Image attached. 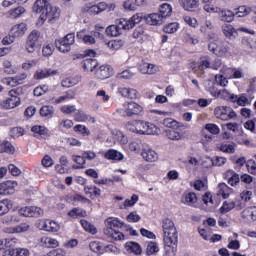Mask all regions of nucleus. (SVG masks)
Masks as SVG:
<instances>
[{"instance_id": "f257e3e1", "label": "nucleus", "mask_w": 256, "mask_h": 256, "mask_svg": "<svg viewBox=\"0 0 256 256\" xmlns=\"http://www.w3.org/2000/svg\"><path fill=\"white\" fill-rule=\"evenodd\" d=\"M162 231L164 241V255H177V243L179 241V232L175 226V222L169 218L162 220Z\"/></svg>"}, {"instance_id": "f03ea898", "label": "nucleus", "mask_w": 256, "mask_h": 256, "mask_svg": "<svg viewBox=\"0 0 256 256\" xmlns=\"http://www.w3.org/2000/svg\"><path fill=\"white\" fill-rule=\"evenodd\" d=\"M143 16L141 14H134L130 19L120 18L116 21V25H110L106 28V35L108 37H117L121 35V31L133 29L135 25L141 23Z\"/></svg>"}, {"instance_id": "7ed1b4c3", "label": "nucleus", "mask_w": 256, "mask_h": 256, "mask_svg": "<svg viewBox=\"0 0 256 256\" xmlns=\"http://www.w3.org/2000/svg\"><path fill=\"white\" fill-rule=\"evenodd\" d=\"M208 50L216 57H228L231 55V44L227 41L214 40L208 44Z\"/></svg>"}, {"instance_id": "20e7f679", "label": "nucleus", "mask_w": 256, "mask_h": 256, "mask_svg": "<svg viewBox=\"0 0 256 256\" xmlns=\"http://www.w3.org/2000/svg\"><path fill=\"white\" fill-rule=\"evenodd\" d=\"M145 111L142 105L135 101L125 102L123 108L117 110L122 117H133L135 115H141Z\"/></svg>"}, {"instance_id": "39448f33", "label": "nucleus", "mask_w": 256, "mask_h": 256, "mask_svg": "<svg viewBox=\"0 0 256 256\" xmlns=\"http://www.w3.org/2000/svg\"><path fill=\"white\" fill-rule=\"evenodd\" d=\"M43 35L38 30H33L27 37L26 40V51L28 53H35L37 47L43 45Z\"/></svg>"}, {"instance_id": "423d86ee", "label": "nucleus", "mask_w": 256, "mask_h": 256, "mask_svg": "<svg viewBox=\"0 0 256 256\" xmlns=\"http://www.w3.org/2000/svg\"><path fill=\"white\" fill-rule=\"evenodd\" d=\"M134 123L136 125V133L139 135H157L159 133L157 126L151 122L136 120Z\"/></svg>"}, {"instance_id": "0eeeda50", "label": "nucleus", "mask_w": 256, "mask_h": 256, "mask_svg": "<svg viewBox=\"0 0 256 256\" xmlns=\"http://www.w3.org/2000/svg\"><path fill=\"white\" fill-rule=\"evenodd\" d=\"M9 97H7L5 100H2L0 102V107L2 109L10 110L15 109L16 107H19L21 105V98L19 97V94L16 90H10L8 92Z\"/></svg>"}, {"instance_id": "6e6552de", "label": "nucleus", "mask_w": 256, "mask_h": 256, "mask_svg": "<svg viewBox=\"0 0 256 256\" xmlns=\"http://www.w3.org/2000/svg\"><path fill=\"white\" fill-rule=\"evenodd\" d=\"M215 117L221 121H231L237 119V113L229 106H218L214 110Z\"/></svg>"}, {"instance_id": "1a4fd4ad", "label": "nucleus", "mask_w": 256, "mask_h": 256, "mask_svg": "<svg viewBox=\"0 0 256 256\" xmlns=\"http://www.w3.org/2000/svg\"><path fill=\"white\" fill-rule=\"evenodd\" d=\"M75 43V33H69L60 40L55 41V46L60 53H69L71 51V45Z\"/></svg>"}, {"instance_id": "9d476101", "label": "nucleus", "mask_w": 256, "mask_h": 256, "mask_svg": "<svg viewBox=\"0 0 256 256\" xmlns=\"http://www.w3.org/2000/svg\"><path fill=\"white\" fill-rule=\"evenodd\" d=\"M37 227L40 231H46L48 233H58L61 230V225L51 219L39 220Z\"/></svg>"}, {"instance_id": "9b49d317", "label": "nucleus", "mask_w": 256, "mask_h": 256, "mask_svg": "<svg viewBox=\"0 0 256 256\" xmlns=\"http://www.w3.org/2000/svg\"><path fill=\"white\" fill-rule=\"evenodd\" d=\"M61 15V10L59 8L50 5L49 8L44 12V14H41L39 17V23L43 24L45 21H53V19H59V16Z\"/></svg>"}, {"instance_id": "f8f14e48", "label": "nucleus", "mask_w": 256, "mask_h": 256, "mask_svg": "<svg viewBox=\"0 0 256 256\" xmlns=\"http://www.w3.org/2000/svg\"><path fill=\"white\" fill-rule=\"evenodd\" d=\"M19 215L22 217H41L43 209L37 206H25L18 210Z\"/></svg>"}, {"instance_id": "ddd939ff", "label": "nucleus", "mask_w": 256, "mask_h": 256, "mask_svg": "<svg viewBox=\"0 0 256 256\" xmlns=\"http://www.w3.org/2000/svg\"><path fill=\"white\" fill-rule=\"evenodd\" d=\"M141 155L142 159H144V161H147L148 163H155L159 160V154H157L155 150H153V148H151V146L147 144H144L142 146Z\"/></svg>"}, {"instance_id": "4468645a", "label": "nucleus", "mask_w": 256, "mask_h": 256, "mask_svg": "<svg viewBox=\"0 0 256 256\" xmlns=\"http://www.w3.org/2000/svg\"><path fill=\"white\" fill-rule=\"evenodd\" d=\"M105 226L104 234H111L112 231L123 227V222H121L119 218L110 217L105 220Z\"/></svg>"}, {"instance_id": "2eb2a0df", "label": "nucleus", "mask_w": 256, "mask_h": 256, "mask_svg": "<svg viewBox=\"0 0 256 256\" xmlns=\"http://www.w3.org/2000/svg\"><path fill=\"white\" fill-rule=\"evenodd\" d=\"M221 73L225 74V77H228V79H241L243 78V71L238 68H231L227 66H222Z\"/></svg>"}, {"instance_id": "dca6fc26", "label": "nucleus", "mask_w": 256, "mask_h": 256, "mask_svg": "<svg viewBox=\"0 0 256 256\" xmlns=\"http://www.w3.org/2000/svg\"><path fill=\"white\" fill-rule=\"evenodd\" d=\"M217 15L218 19H220L224 23H233V21L235 20V12L227 8H218Z\"/></svg>"}, {"instance_id": "f3484780", "label": "nucleus", "mask_w": 256, "mask_h": 256, "mask_svg": "<svg viewBox=\"0 0 256 256\" xmlns=\"http://www.w3.org/2000/svg\"><path fill=\"white\" fill-rule=\"evenodd\" d=\"M76 37L79 41H81L85 45H95L96 43L93 32H91V34H87V30L85 29L77 32Z\"/></svg>"}, {"instance_id": "a211bd4d", "label": "nucleus", "mask_w": 256, "mask_h": 256, "mask_svg": "<svg viewBox=\"0 0 256 256\" xmlns=\"http://www.w3.org/2000/svg\"><path fill=\"white\" fill-rule=\"evenodd\" d=\"M222 33L226 39L233 41V39H237L238 30L233 27V25L229 23H225L221 26Z\"/></svg>"}, {"instance_id": "6ab92c4d", "label": "nucleus", "mask_w": 256, "mask_h": 256, "mask_svg": "<svg viewBox=\"0 0 256 256\" xmlns=\"http://www.w3.org/2000/svg\"><path fill=\"white\" fill-rule=\"evenodd\" d=\"M27 24L24 22H21L19 24H15L11 27L10 33L15 37L16 39H19L23 37L27 33Z\"/></svg>"}, {"instance_id": "aec40b11", "label": "nucleus", "mask_w": 256, "mask_h": 256, "mask_svg": "<svg viewBox=\"0 0 256 256\" xmlns=\"http://www.w3.org/2000/svg\"><path fill=\"white\" fill-rule=\"evenodd\" d=\"M138 71L143 75H155L159 71V66L147 62H143L138 66Z\"/></svg>"}, {"instance_id": "412c9836", "label": "nucleus", "mask_w": 256, "mask_h": 256, "mask_svg": "<svg viewBox=\"0 0 256 256\" xmlns=\"http://www.w3.org/2000/svg\"><path fill=\"white\" fill-rule=\"evenodd\" d=\"M15 187H17L16 181H6L0 187V195H13L15 193Z\"/></svg>"}, {"instance_id": "4be33fe9", "label": "nucleus", "mask_w": 256, "mask_h": 256, "mask_svg": "<svg viewBox=\"0 0 256 256\" xmlns=\"http://www.w3.org/2000/svg\"><path fill=\"white\" fill-rule=\"evenodd\" d=\"M51 6V0H36L33 5V11L43 15L45 11Z\"/></svg>"}, {"instance_id": "5701e85b", "label": "nucleus", "mask_w": 256, "mask_h": 256, "mask_svg": "<svg viewBox=\"0 0 256 256\" xmlns=\"http://www.w3.org/2000/svg\"><path fill=\"white\" fill-rule=\"evenodd\" d=\"M244 207H245V203L225 201L221 206L220 210H221V213H229L231 209H237L238 211H240V209H243Z\"/></svg>"}, {"instance_id": "b1692460", "label": "nucleus", "mask_w": 256, "mask_h": 256, "mask_svg": "<svg viewBox=\"0 0 256 256\" xmlns=\"http://www.w3.org/2000/svg\"><path fill=\"white\" fill-rule=\"evenodd\" d=\"M118 93L121 95V97H125L126 99H137L138 97V92L136 89L125 86L119 87Z\"/></svg>"}, {"instance_id": "393cba45", "label": "nucleus", "mask_w": 256, "mask_h": 256, "mask_svg": "<svg viewBox=\"0 0 256 256\" xmlns=\"http://www.w3.org/2000/svg\"><path fill=\"white\" fill-rule=\"evenodd\" d=\"M25 79H27V74H21L20 76L16 77L5 78L3 83L4 85H7V87H17V85H21Z\"/></svg>"}, {"instance_id": "a878e982", "label": "nucleus", "mask_w": 256, "mask_h": 256, "mask_svg": "<svg viewBox=\"0 0 256 256\" xmlns=\"http://www.w3.org/2000/svg\"><path fill=\"white\" fill-rule=\"evenodd\" d=\"M111 75H113V69L107 64L100 66L96 71V77L101 80L109 79Z\"/></svg>"}, {"instance_id": "bb28decb", "label": "nucleus", "mask_w": 256, "mask_h": 256, "mask_svg": "<svg viewBox=\"0 0 256 256\" xmlns=\"http://www.w3.org/2000/svg\"><path fill=\"white\" fill-rule=\"evenodd\" d=\"M53 75H57V70L51 68L38 69L34 74V79H47L48 77H53Z\"/></svg>"}, {"instance_id": "cd10ccee", "label": "nucleus", "mask_w": 256, "mask_h": 256, "mask_svg": "<svg viewBox=\"0 0 256 256\" xmlns=\"http://www.w3.org/2000/svg\"><path fill=\"white\" fill-rule=\"evenodd\" d=\"M40 244L42 247H45L46 249H57V247H59V241L49 236H43L40 239Z\"/></svg>"}, {"instance_id": "c85d7f7f", "label": "nucleus", "mask_w": 256, "mask_h": 256, "mask_svg": "<svg viewBox=\"0 0 256 256\" xmlns=\"http://www.w3.org/2000/svg\"><path fill=\"white\" fill-rule=\"evenodd\" d=\"M184 11H195L199 7V0H178Z\"/></svg>"}, {"instance_id": "c756f323", "label": "nucleus", "mask_w": 256, "mask_h": 256, "mask_svg": "<svg viewBox=\"0 0 256 256\" xmlns=\"http://www.w3.org/2000/svg\"><path fill=\"white\" fill-rule=\"evenodd\" d=\"M75 119L78 123H95V117L86 114L83 110H78L75 114Z\"/></svg>"}, {"instance_id": "7c9ffc66", "label": "nucleus", "mask_w": 256, "mask_h": 256, "mask_svg": "<svg viewBox=\"0 0 256 256\" xmlns=\"http://www.w3.org/2000/svg\"><path fill=\"white\" fill-rule=\"evenodd\" d=\"M231 193H233V189L228 187L227 184L225 183L218 184L217 195L219 197H222V199H229V195H231Z\"/></svg>"}, {"instance_id": "2f4dec72", "label": "nucleus", "mask_w": 256, "mask_h": 256, "mask_svg": "<svg viewBox=\"0 0 256 256\" xmlns=\"http://www.w3.org/2000/svg\"><path fill=\"white\" fill-rule=\"evenodd\" d=\"M146 23L148 25H162L163 24V16L159 13H151L145 16Z\"/></svg>"}, {"instance_id": "473e14b6", "label": "nucleus", "mask_w": 256, "mask_h": 256, "mask_svg": "<svg viewBox=\"0 0 256 256\" xmlns=\"http://www.w3.org/2000/svg\"><path fill=\"white\" fill-rule=\"evenodd\" d=\"M105 159H108V161H123L124 155L123 153L115 150V149H109L105 155Z\"/></svg>"}, {"instance_id": "72a5a7b5", "label": "nucleus", "mask_w": 256, "mask_h": 256, "mask_svg": "<svg viewBox=\"0 0 256 256\" xmlns=\"http://www.w3.org/2000/svg\"><path fill=\"white\" fill-rule=\"evenodd\" d=\"M71 99H75V93L72 90H69L65 92L63 96L52 98L51 103L54 105H59L60 103H65V101H71Z\"/></svg>"}, {"instance_id": "f704fd0d", "label": "nucleus", "mask_w": 256, "mask_h": 256, "mask_svg": "<svg viewBox=\"0 0 256 256\" xmlns=\"http://www.w3.org/2000/svg\"><path fill=\"white\" fill-rule=\"evenodd\" d=\"M182 203L189 206L195 205L197 203V194L194 192H185L182 196Z\"/></svg>"}, {"instance_id": "c9c22d12", "label": "nucleus", "mask_w": 256, "mask_h": 256, "mask_svg": "<svg viewBox=\"0 0 256 256\" xmlns=\"http://www.w3.org/2000/svg\"><path fill=\"white\" fill-rule=\"evenodd\" d=\"M226 177H228V185H231V187H236V185H239V182L241 181L239 174L233 170H228L226 172Z\"/></svg>"}, {"instance_id": "e433bc0d", "label": "nucleus", "mask_w": 256, "mask_h": 256, "mask_svg": "<svg viewBox=\"0 0 256 256\" xmlns=\"http://www.w3.org/2000/svg\"><path fill=\"white\" fill-rule=\"evenodd\" d=\"M97 65H98L97 60L93 58H87L82 61V67L84 71H87L90 73H92V71L97 68Z\"/></svg>"}, {"instance_id": "4c0bfd02", "label": "nucleus", "mask_w": 256, "mask_h": 256, "mask_svg": "<svg viewBox=\"0 0 256 256\" xmlns=\"http://www.w3.org/2000/svg\"><path fill=\"white\" fill-rule=\"evenodd\" d=\"M21 222V218L17 214H8L2 218L3 225H15Z\"/></svg>"}, {"instance_id": "58836bf2", "label": "nucleus", "mask_w": 256, "mask_h": 256, "mask_svg": "<svg viewBox=\"0 0 256 256\" xmlns=\"http://www.w3.org/2000/svg\"><path fill=\"white\" fill-rule=\"evenodd\" d=\"M159 13L162 16V19H165V17H171V15H173V6L169 3H163L160 5Z\"/></svg>"}, {"instance_id": "ea45409f", "label": "nucleus", "mask_w": 256, "mask_h": 256, "mask_svg": "<svg viewBox=\"0 0 256 256\" xmlns=\"http://www.w3.org/2000/svg\"><path fill=\"white\" fill-rule=\"evenodd\" d=\"M125 249L128 253H134V255H141V246L137 242H127Z\"/></svg>"}, {"instance_id": "a19ab883", "label": "nucleus", "mask_w": 256, "mask_h": 256, "mask_svg": "<svg viewBox=\"0 0 256 256\" xmlns=\"http://www.w3.org/2000/svg\"><path fill=\"white\" fill-rule=\"evenodd\" d=\"M243 219L248 221H256V207H248L242 211Z\"/></svg>"}, {"instance_id": "79ce46f5", "label": "nucleus", "mask_w": 256, "mask_h": 256, "mask_svg": "<svg viewBox=\"0 0 256 256\" xmlns=\"http://www.w3.org/2000/svg\"><path fill=\"white\" fill-rule=\"evenodd\" d=\"M220 151L223 153L233 154L237 151V144L235 142L222 143L220 145Z\"/></svg>"}, {"instance_id": "37998d69", "label": "nucleus", "mask_w": 256, "mask_h": 256, "mask_svg": "<svg viewBox=\"0 0 256 256\" xmlns=\"http://www.w3.org/2000/svg\"><path fill=\"white\" fill-rule=\"evenodd\" d=\"M11 207H13V203L9 199L0 200V217L2 215H7L9 213Z\"/></svg>"}, {"instance_id": "c03bdc74", "label": "nucleus", "mask_w": 256, "mask_h": 256, "mask_svg": "<svg viewBox=\"0 0 256 256\" xmlns=\"http://www.w3.org/2000/svg\"><path fill=\"white\" fill-rule=\"evenodd\" d=\"M210 93L212 97H218L219 99H225L226 101H229V97L231 95V93L227 91V89H222V90L212 89L210 90Z\"/></svg>"}, {"instance_id": "a18cd8bd", "label": "nucleus", "mask_w": 256, "mask_h": 256, "mask_svg": "<svg viewBox=\"0 0 256 256\" xmlns=\"http://www.w3.org/2000/svg\"><path fill=\"white\" fill-rule=\"evenodd\" d=\"M81 82V76H74L70 78H66L62 81V87H75V85H78Z\"/></svg>"}, {"instance_id": "49530a36", "label": "nucleus", "mask_w": 256, "mask_h": 256, "mask_svg": "<svg viewBox=\"0 0 256 256\" xmlns=\"http://www.w3.org/2000/svg\"><path fill=\"white\" fill-rule=\"evenodd\" d=\"M123 45H125V41L122 39L110 40L107 43V47L110 48L111 51H119Z\"/></svg>"}, {"instance_id": "de8ad7c7", "label": "nucleus", "mask_w": 256, "mask_h": 256, "mask_svg": "<svg viewBox=\"0 0 256 256\" xmlns=\"http://www.w3.org/2000/svg\"><path fill=\"white\" fill-rule=\"evenodd\" d=\"M228 79H231V78L225 76V74L221 72V70H220V73L216 74L215 76V81L217 85H219L220 87H227V85H229Z\"/></svg>"}, {"instance_id": "09e8293b", "label": "nucleus", "mask_w": 256, "mask_h": 256, "mask_svg": "<svg viewBox=\"0 0 256 256\" xmlns=\"http://www.w3.org/2000/svg\"><path fill=\"white\" fill-rule=\"evenodd\" d=\"M215 29V24L211 20H205V23L200 25L199 31L202 35H207L209 31H213Z\"/></svg>"}, {"instance_id": "8fccbe9b", "label": "nucleus", "mask_w": 256, "mask_h": 256, "mask_svg": "<svg viewBox=\"0 0 256 256\" xmlns=\"http://www.w3.org/2000/svg\"><path fill=\"white\" fill-rule=\"evenodd\" d=\"M252 11H253V8L249 6H239L236 9V12L234 13V15H236V17H247V15H250Z\"/></svg>"}, {"instance_id": "3c124183", "label": "nucleus", "mask_w": 256, "mask_h": 256, "mask_svg": "<svg viewBox=\"0 0 256 256\" xmlns=\"http://www.w3.org/2000/svg\"><path fill=\"white\" fill-rule=\"evenodd\" d=\"M23 13H25V8L22 6H19L17 8L11 9L8 12V17L10 19H19V17L22 16Z\"/></svg>"}, {"instance_id": "603ef678", "label": "nucleus", "mask_w": 256, "mask_h": 256, "mask_svg": "<svg viewBox=\"0 0 256 256\" xmlns=\"http://www.w3.org/2000/svg\"><path fill=\"white\" fill-rule=\"evenodd\" d=\"M54 114L55 108L53 106H42L40 109L41 117H47L48 119H51Z\"/></svg>"}, {"instance_id": "864d4df0", "label": "nucleus", "mask_w": 256, "mask_h": 256, "mask_svg": "<svg viewBox=\"0 0 256 256\" xmlns=\"http://www.w3.org/2000/svg\"><path fill=\"white\" fill-rule=\"evenodd\" d=\"M80 223L83 229L87 231V233H91L92 235H97V227H95V225L91 224L87 220H81Z\"/></svg>"}, {"instance_id": "5fc2aeb1", "label": "nucleus", "mask_w": 256, "mask_h": 256, "mask_svg": "<svg viewBox=\"0 0 256 256\" xmlns=\"http://www.w3.org/2000/svg\"><path fill=\"white\" fill-rule=\"evenodd\" d=\"M0 147V153H10L11 155L15 153V146L9 141L3 142L2 144H0Z\"/></svg>"}, {"instance_id": "6e6d98bb", "label": "nucleus", "mask_w": 256, "mask_h": 256, "mask_svg": "<svg viewBox=\"0 0 256 256\" xmlns=\"http://www.w3.org/2000/svg\"><path fill=\"white\" fill-rule=\"evenodd\" d=\"M147 255H155V253H159V245L157 242L150 241L146 246Z\"/></svg>"}, {"instance_id": "4d7b16f0", "label": "nucleus", "mask_w": 256, "mask_h": 256, "mask_svg": "<svg viewBox=\"0 0 256 256\" xmlns=\"http://www.w3.org/2000/svg\"><path fill=\"white\" fill-rule=\"evenodd\" d=\"M31 131L35 137H38V135H47V133H49V130L45 126L41 125L32 126Z\"/></svg>"}, {"instance_id": "13d9d810", "label": "nucleus", "mask_w": 256, "mask_h": 256, "mask_svg": "<svg viewBox=\"0 0 256 256\" xmlns=\"http://www.w3.org/2000/svg\"><path fill=\"white\" fill-rule=\"evenodd\" d=\"M139 201V196L137 194H134L131 196V199H126L123 203V205L120 206V209H127V207H133L135 203Z\"/></svg>"}, {"instance_id": "bf43d9fd", "label": "nucleus", "mask_w": 256, "mask_h": 256, "mask_svg": "<svg viewBox=\"0 0 256 256\" xmlns=\"http://www.w3.org/2000/svg\"><path fill=\"white\" fill-rule=\"evenodd\" d=\"M104 235H106L110 239H114V241H123V239H125V235L117 229L112 230L110 234H104Z\"/></svg>"}, {"instance_id": "052dcab7", "label": "nucleus", "mask_w": 256, "mask_h": 256, "mask_svg": "<svg viewBox=\"0 0 256 256\" xmlns=\"http://www.w3.org/2000/svg\"><path fill=\"white\" fill-rule=\"evenodd\" d=\"M10 137L17 139L18 137H23L25 135V130L22 127H14L9 132Z\"/></svg>"}, {"instance_id": "680f3d73", "label": "nucleus", "mask_w": 256, "mask_h": 256, "mask_svg": "<svg viewBox=\"0 0 256 256\" xmlns=\"http://www.w3.org/2000/svg\"><path fill=\"white\" fill-rule=\"evenodd\" d=\"M166 136L168 137V139H171V141H179L183 137L179 132H177L173 129L167 130Z\"/></svg>"}, {"instance_id": "e2e57ef3", "label": "nucleus", "mask_w": 256, "mask_h": 256, "mask_svg": "<svg viewBox=\"0 0 256 256\" xmlns=\"http://www.w3.org/2000/svg\"><path fill=\"white\" fill-rule=\"evenodd\" d=\"M89 247L93 253H103V244L99 241L90 242Z\"/></svg>"}, {"instance_id": "0e129e2a", "label": "nucleus", "mask_w": 256, "mask_h": 256, "mask_svg": "<svg viewBox=\"0 0 256 256\" xmlns=\"http://www.w3.org/2000/svg\"><path fill=\"white\" fill-rule=\"evenodd\" d=\"M179 29V23L177 22H172V23H169L168 25H166L163 29L164 33H177Z\"/></svg>"}, {"instance_id": "69168bd1", "label": "nucleus", "mask_w": 256, "mask_h": 256, "mask_svg": "<svg viewBox=\"0 0 256 256\" xmlns=\"http://www.w3.org/2000/svg\"><path fill=\"white\" fill-rule=\"evenodd\" d=\"M103 3H100L99 5H92L89 7L88 12L91 15H99L105 8H103Z\"/></svg>"}, {"instance_id": "338daca9", "label": "nucleus", "mask_w": 256, "mask_h": 256, "mask_svg": "<svg viewBox=\"0 0 256 256\" xmlns=\"http://www.w3.org/2000/svg\"><path fill=\"white\" fill-rule=\"evenodd\" d=\"M47 91H49V86L47 85L37 86L34 89V95L35 97H41V95H45Z\"/></svg>"}, {"instance_id": "774afa93", "label": "nucleus", "mask_w": 256, "mask_h": 256, "mask_svg": "<svg viewBox=\"0 0 256 256\" xmlns=\"http://www.w3.org/2000/svg\"><path fill=\"white\" fill-rule=\"evenodd\" d=\"M118 79H133L135 73L131 70H124L117 75Z\"/></svg>"}]
</instances>
